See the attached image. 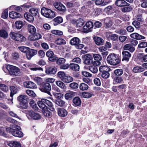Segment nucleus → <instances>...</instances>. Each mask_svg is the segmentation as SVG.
Returning <instances> with one entry per match:
<instances>
[{
	"mask_svg": "<svg viewBox=\"0 0 147 147\" xmlns=\"http://www.w3.org/2000/svg\"><path fill=\"white\" fill-rule=\"evenodd\" d=\"M93 57L95 60H101L102 59V57L98 54H93Z\"/></svg>",
	"mask_w": 147,
	"mask_h": 147,
	"instance_id": "nucleus-63",
	"label": "nucleus"
},
{
	"mask_svg": "<svg viewBox=\"0 0 147 147\" xmlns=\"http://www.w3.org/2000/svg\"><path fill=\"white\" fill-rule=\"evenodd\" d=\"M125 7H123L121 9V11L123 12H129L131 11L132 8V7L130 6V4L128 6H125Z\"/></svg>",
	"mask_w": 147,
	"mask_h": 147,
	"instance_id": "nucleus-44",
	"label": "nucleus"
},
{
	"mask_svg": "<svg viewBox=\"0 0 147 147\" xmlns=\"http://www.w3.org/2000/svg\"><path fill=\"white\" fill-rule=\"evenodd\" d=\"M56 103L58 106L61 107L64 106L65 104V101L61 100L56 101Z\"/></svg>",
	"mask_w": 147,
	"mask_h": 147,
	"instance_id": "nucleus-61",
	"label": "nucleus"
},
{
	"mask_svg": "<svg viewBox=\"0 0 147 147\" xmlns=\"http://www.w3.org/2000/svg\"><path fill=\"white\" fill-rule=\"evenodd\" d=\"M19 50L22 52L27 53V52L29 51V48L28 47L22 46L18 47Z\"/></svg>",
	"mask_w": 147,
	"mask_h": 147,
	"instance_id": "nucleus-49",
	"label": "nucleus"
},
{
	"mask_svg": "<svg viewBox=\"0 0 147 147\" xmlns=\"http://www.w3.org/2000/svg\"><path fill=\"white\" fill-rule=\"evenodd\" d=\"M38 11L37 9L32 8L29 10V12L33 16H36L38 14Z\"/></svg>",
	"mask_w": 147,
	"mask_h": 147,
	"instance_id": "nucleus-48",
	"label": "nucleus"
},
{
	"mask_svg": "<svg viewBox=\"0 0 147 147\" xmlns=\"http://www.w3.org/2000/svg\"><path fill=\"white\" fill-rule=\"evenodd\" d=\"M74 92L71 91H69L65 94V97L66 100H68L72 98L74 96Z\"/></svg>",
	"mask_w": 147,
	"mask_h": 147,
	"instance_id": "nucleus-30",
	"label": "nucleus"
},
{
	"mask_svg": "<svg viewBox=\"0 0 147 147\" xmlns=\"http://www.w3.org/2000/svg\"><path fill=\"white\" fill-rule=\"evenodd\" d=\"M28 98L24 95H22L19 96L18 97V100L20 102H27Z\"/></svg>",
	"mask_w": 147,
	"mask_h": 147,
	"instance_id": "nucleus-34",
	"label": "nucleus"
},
{
	"mask_svg": "<svg viewBox=\"0 0 147 147\" xmlns=\"http://www.w3.org/2000/svg\"><path fill=\"white\" fill-rule=\"evenodd\" d=\"M10 90L11 91L10 96L11 97H12L13 95L17 93V90L16 88L13 86H11L10 87Z\"/></svg>",
	"mask_w": 147,
	"mask_h": 147,
	"instance_id": "nucleus-46",
	"label": "nucleus"
},
{
	"mask_svg": "<svg viewBox=\"0 0 147 147\" xmlns=\"http://www.w3.org/2000/svg\"><path fill=\"white\" fill-rule=\"evenodd\" d=\"M105 26L106 28L110 27L112 24V21L111 18L109 17L107 18L104 20Z\"/></svg>",
	"mask_w": 147,
	"mask_h": 147,
	"instance_id": "nucleus-24",
	"label": "nucleus"
},
{
	"mask_svg": "<svg viewBox=\"0 0 147 147\" xmlns=\"http://www.w3.org/2000/svg\"><path fill=\"white\" fill-rule=\"evenodd\" d=\"M55 22V24H60L63 21V19L62 18L58 16L54 19Z\"/></svg>",
	"mask_w": 147,
	"mask_h": 147,
	"instance_id": "nucleus-53",
	"label": "nucleus"
},
{
	"mask_svg": "<svg viewBox=\"0 0 147 147\" xmlns=\"http://www.w3.org/2000/svg\"><path fill=\"white\" fill-rule=\"evenodd\" d=\"M93 82L94 84L98 86H99L101 85V82L99 78H97L94 79Z\"/></svg>",
	"mask_w": 147,
	"mask_h": 147,
	"instance_id": "nucleus-62",
	"label": "nucleus"
},
{
	"mask_svg": "<svg viewBox=\"0 0 147 147\" xmlns=\"http://www.w3.org/2000/svg\"><path fill=\"white\" fill-rule=\"evenodd\" d=\"M94 26L93 23L91 21L86 22L85 25L83 27V30L84 32L88 33L90 32Z\"/></svg>",
	"mask_w": 147,
	"mask_h": 147,
	"instance_id": "nucleus-9",
	"label": "nucleus"
},
{
	"mask_svg": "<svg viewBox=\"0 0 147 147\" xmlns=\"http://www.w3.org/2000/svg\"><path fill=\"white\" fill-rule=\"evenodd\" d=\"M80 42V39L77 37H73L70 41V43L71 45L74 46L78 49H81L84 46V45L81 44Z\"/></svg>",
	"mask_w": 147,
	"mask_h": 147,
	"instance_id": "nucleus-6",
	"label": "nucleus"
},
{
	"mask_svg": "<svg viewBox=\"0 0 147 147\" xmlns=\"http://www.w3.org/2000/svg\"><path fill=\"white\" fill-rule=\"evenodd\" d=\"M47 104L48 106L49 109L51 111H54L55 109L53 106L50 101L46 99H42L40 101L38 102V104L39 107L42 109V111L45 109H47V107L45 105Z\"/></svg>",
	"mask_w": 147,
	"mask_h": 147,
	"instance_id": "nucleus-2",
	"label": "nucleus"
},
{
	"mask_svg": "<svg viewBox=\"0 0 147 147\" xmlns=\"http://www.w3.org/2000/svg\"><path fill=\"white\" fill-rule=\"evenodd\" d=\"M21 128L19 126L15 124H13L9 127L6 128L7 131L11 134L13 136L19 137H22L23 136V133L20 131Z\"/></svg>",
	"mask_w": 147,
	"mask_h": 147,
	"instance_id": "nucleus-1",
	"label": "nucleus"
},
{
	"mask_svg": "<svg viewBox=\"0 0 147 147\" xmlns=\"http://www.w3.org/2000/svg\"><path fill=\"white\" fill-rule=\"evenodd\" d=\"M8 36V34L7 32L4 30H0V37L7 38Z\"/></svg>",
	"mask_w": 147,
	"mask_h": 147,
	"instance_id": "nucleus-50",
	"label": "nucleus"
},
{
	"mask_svg": "<svg viewBox=\"0 0 147 147\" xmlns=\"http://www.w3.org/2000/svg\"><path fill=\"white\" fill-rule=\"evenodd\" d=\"M56 84L61 89L65 90L66 89V87L64 83L60 81H57L55 82Z\"/></svg>",
	"mask_w": 147,
	"mask_h": 147,
	"instance_id": "nucleus-37",
	"label": "nucleus"
},
{
	"mask_svg": "<svg viewBox=\"0 0 147 147\" xmlns=\"http://www.w3.org/2000/svg\"><path fill=\"white\" fill-rule=\"evenodd\" d=\"M41 36L40 34L35 32L29 37V39L31 40H36L40 39Z\"/></svg>",
	"mask_w": 147,
	"mask_h": 147,
	"instance_id": "nucleus-20",
	"label": "nucleus"
},
{
	"mask_svg": "<svg viewBox=\"0 0 147 147\" xmlns=\"http://www.w3.org/2000/svg\"><path fill=\"white\" fill-rule=\"evenodd\" d=\"M41 13L43 16L49 18H53L56 16L54 11L45 7L41 9Z\"/></svg>",
	"mask_w": 147,
	"mask_h": 147,
	"instance_id": "nucleus-5",
	"label": "nucleus"
},
{
	"mask_svg": "<svg viewBox=\"0 0 147 147\" xmlns=\"http://www.w3.org/2000/svg\"><path fill=\"white\" fill-rule=\"evenodd\" d=\"M47 57H49V60L52 62H55L57 59V57L54 56V54L53 51H47L46 54Z\"/></svg>",
	"mask_w": 147,
	"mask_h": 147,
	"instance_id": "nucleus-10",
	"label": "nucleus"
},
{
	"mask_svg": "<svg viewBox=\"0 0 147 147\" xmlns=\"http://www.w3.org/2000/svg\"><path fill=\"white\" fill-rule=\"evenodd\" d=\"M15 26L17 29H20L22 26V22L21 21H17L15 22Z\"/></svg>",
	"mask_w": 147,
	"mask_h": 147,
	"instance_id": "nucleus-55",
	"label": "nucleus"
},
{
	"mask_svg": "<svg viewBox=\"0 0 147 147\" xmlns=\"http://www.w3.org/2000/svg\"><path fill=\"white\" fill-rule=\"evenodd\" d=\"M24 16L25 18L28 21L32 22H33L34 20V18L33 16L29 13H26L24 15Z\"/></svg>",
	"mask_w": 147,
	"mask_h": 147,
	"instance_id": "nucleus-27",
	"label": "nucleus"
},
{
	"mask_svg": "<svg viewBox=\"0 0 147 147\" xmlns=\"http://www.w3.org/2000/svg\"><path fill=\"white\" fill-rule=\"evenodd\" d=\"M123 49L125 50H128L131 52H133L135 50V48L129 44L125 45L123 47Z\"/></svg>",
	"mask_w": 147,
	"mask_h": 147,
	"instance_id": "nucleus-28",
	"label": "nucleus"
},
{
	"mask_svg": "<svg viewBox=\"0 0 147 147\" xmlns=\"http://www.w3.org/2000/svg\"><path fill=\"white\" fill-rule=\"evenodd\" d=\"M84 63L87 65H90L92 63L93 60L92 57L89 54L86 55L84 56Z\"/></svg>",
	"mask_w": 147,
	"mask_h": 147,
	"instance_id": "nucleus-13",
	"label": "nucleus"
},
{
	"mask_svg": "<svg viewBox=\"0 0 147 147\" xmlns=\"http://www.w3.org/2000/svg\"><path fill=\"white\" fill-rule=\"evenodd\" d=\"M115 4L118 7H122L128 6L129 3H127L125 0H116Z\"/></svg>",
	"mask_w": 147,
	"mask_h": 147,
	"instance_id": "nucleus-18",
	"label": "nucleus"
},
{
	"mask_svg": "<svg viewBox=\"0 0 147 147\" xmlns=\"http://www.w3.org/2000/svg\"><path fill=\"white\" fill-rule=\"evenodd\" d=\"M0 89L4 92H7L8 90V87L7 86L4 84L0 83Z\"/></svg>",
	"mask_w": 147,
	"mask_h": 147,
	"instance_id": "nucleus-54",
	"label": "nucleus"
},
{
	"mask_svg": "<svg viewBox=\"0 0 147 147\" xmlns=\"http://www.w3.org/2000/svg\"><path fill=\"white\" fill-rule=\"evenodd\" d=\"M57 70L56 68L53 66H51L46 69L45 72L49 75H54L56 73Z\"/></svg>",
	"mask_w": 147,
	"mask_h": 147,
	"instance_id": "nucleus-15",
	"label": "nucleus"
},
{
	"mask_svg": "<svg viewBox=\"0 0 147 147\" xmlns=\"http://www.w3.org/2000/svg\"><path fill=\"white\" fill-rule=\"evenodd\" d=\"M123 73V71L122 69H118L114 71V73L117 76H119L121 75Z\"/></svg>",
	"mask_w": 147,
	"mask_h": 147,
	"instance_id": "nucleus-58",
	"label": "nucleus"
},
{
	"mask_svg": "<svg viewBox=\"0 0 147 147\" xmlns=\"http://www.w3.org/2000/svg\"><path fill=\"white\" fill-rule=\"evenodd\" d=\"M93 95L91 92H83L81 94V96L84 98H88L91 97Z\"/></svg>",
	"mask_w": 147,
	"mask_h": 147,
	"instance_id": "nucleus-42",
	"label": "nucleus"
},
{
	"mask_svg": "<svg viewBox=\"0 0 147 147\" xmlns=\"http://www.w3.org/2000/svg\"><path fill=\"white\" fill-rule=\"evenodd\" d=\"M138 59L141 61L144 62L147 61V54H145L143 53H140L138 55Z\"/></svg>",
	"mask_w": 147,
	"mask_h": 147,
	"instance_id": "nucleus-31",
	"label": "nucleus"
},
{
	"mask_svg": "<svg viewBox=\"0 0 147 147\" xmlns=\"http://www.w3.org/2000/svg\"><path fill=\"white\" fill-rule=\"evenodd\" d=\"M94 40L96 44L98 45H102L104 43L103 40L98 36L94 37Z\"/></svg>",
	"mask_w": 147,
	"mask_h": 147,
	"instance_id": "nucleus-26",
	"label": "nucleus"
},
{
	"mask_svg": "<svg viewBox=\"0 0 147 147\" xmlns=\"http://www.w3.org/2000/svg\"><path fill=\"white\" fill-rule=\"evenodd\" d=\"M21 7H24V8H28L29 7V5L25 4L20 6L16 7L15 8V9L17 11H21L22 10V8Z\"/></svg>",
	"mask_w": 147,
	"mask_h": 147,
	"instance_id": "nucleus-57",
	"label": "nucleus"
},
{
	"mask_svg": "<svg viewBox=\"0 0 147 147\" xmlns=\"http://www.w3.org/2000/svg\"><path fill=\"white\" fill-rule=\"evenodd\" d=\"M9 146L11 147H20V143L17 141H12L8 144Z\"/></svg>",
	"mask_w": 147,
	"mask_h": 147,
	"instance_id": "nucleus-33",
	"label": "nucleus"
},
{
	"mask_svg": "<svg viewBox=\"0 0 147 147\" xmlns=\"http://www.w3.org/2000/svg\"><path fill=\"white\" fill-rule=\"evenodd\" d=\"M114 82L115 84H116L117 83H123V81L121 77H116L114 78Z\"/></svg>",
	"mask_w": 147,
	"mask_h": 147,
	"instance_id": "nucleus-45",
	"label": "nucleus"
},
{
	"mask_svg": "<svg viewBox=\"0 0 147 147\" xmlns=\"http://www.w3.org/2000/svg\"><path fill=\"white\" fill-rule=\"evenodd\" d=\"M69 67L71 69L74 71H78L80 69L79 65L76 64L70 63L69 65Z\"/></svg>",
	"mask_w": 147,
	"mask_h": 147,
	"instance_id": "nucleus-29",
	"label": "nucleus"
},
{
	"mask_svg": "<svg viewBox=\"0 0 147 147\" xmlns=\"http://www.w3.org/2000/svg\"><path fill=\"white\" fill-rule=\"evenodd\" d=\"M123 55L122 60H125L128 61L131 56V55L129 52L123 51L122 52Z\"/></svg>",
	"mask_w": 147,
	"mask_h": 147,
	"instance_id": "nucleus-22",
	"label": "nucleus"
},
{
	"mask_svg": "<svg viewBox=\"0 0 147 147\" xmlns=\"http://www.w3.org/2000/svg\"><path fill=\"white\" fill-rule=\"evenodd\" d=\"M58 115L60 117H64L67 114V111L63 108H59L57 109Z\"/></svg>",
	"mask_w": 147,
	"mask_h": 147,
	"instance_id": "nucleus-19",
	"label": "nucleus"
},
{
	"mask_svg": "<svg viewBox=\"0 0 147 147\" xmlns=\"http://www.w3.org/2000/svg\"><path fill=\"white\" fill-rule=\"evenodd\" d=\"M144 70V68L141 66H137L134 67L133 69V71L135 73H140Z\"/></svg>",
	"mask_w": 147,
	"mask_h": 147,
	"instance_id": "nucleus-32",
	"label": "nucleus"
},
{
	"mask_svg": "<svg viewBox=\"0 0 147 147\" xmlns=\"http://www.w3.org/2000/svg\"><path fill=\"white\" fill-rule=\"evenodd\" d=\"M73 80V78L72 77L66 76L63 81L66 83H68L72 82Z\"/></svg>",
	"mask_w": 147,
	"mask_h": 147,
	"instance_id": "nucleus-56",
	"label": "nucleus"
},
{
	"mask_svg": "<svg viewBox=\"0 0 147 147\" xmlns=\"http://www.w3.org/2000/svg\"><path fill=\"white\" fill-rule=\"evenodd\" d=\"M111 69L108 66L106 65H102L99 68V71L100 72H103L107 71H110Z\"/></svg>",
	"mask_w": 147,
	"mask_h": 147,
	"instance_id": "nucleus-35",
	"label": "nucleus"
},
{
	"mask_svg": "<svg viewBox=\"0 0 147 147\" xmlns=\"http://www.w3.org/2000/svg\"><path fill=\"white\" fill-rule=\"evenodd\" d=\"M73 103L77 106H79L81 104V101L79 98L76 97L73 100Z\"/></svg>",
	"mask_w": 147,
	"mask_h": 147,
	"instance_id": "nucleus-47",
	"label": "nucleus"
},
{
	"mask_svg": "<svg viewBox=\"0 0 147 147\" xmlns=\"http://www.w3.org/2000/svg\"><path fill=\"white\" fill-rule=\"evenodd\" d=\"M28 115L31 118L35 120H38L41 118V116L39 114L36 113L32 111L29 112Z\"/></svg>",
	"mask_w": 147,
	"mask_h": 147,
	"instance_id": "nucleus-17",
	"label": "nucleus"
},
{
	"mask_svg": "<svg viewBox=\"0 0 147 147\" xmlns=\"http://www.w3.org/2000/svg\"><path fill=\"white\" fill-rule=\"evenodd\" d=\"M42 88L40 89L42 92H46L49 95L51 96L50 92L49 91L51 89L50 84L48 83H45L42 85Z\"/></svg>",
	"mask_w": 147,
	"mask_h": 147,
	"instance_id": "nucleus-8",
	"label": "nucleus"
},
{
	"mask_svg": "<svg viewBox=\"0 0 147 147\" xmlns=\"http://www.w3.org/2000/svg\"><path fill=\"white\" fill-rule=\"evenodd\" d=\"M42 112L44 116L47 117H50L51 116L52 114L50 111L48 110L47 108V109H45L42 111Z\"/></svg>",
	"mask_w": 147,
	"mask_h": 147,
	"instance_id": "nucleus-51",
	"label": "nucleus"
},
{
	"mask_svg": "<svg viewBox=\"0 0 147 147\" xmlns=\"http://www.w3.org/2000/svg\"><path fill=\"white\" fill-rule=\"evenodd\" d=\"M89 69L91 72L94 74L97 73L98 71L97 67L94 65L89 66Z\"/></svg>",
	"mask_w": 147,
	"mask_h": 147,
	"instance_id": "nucleus-39",
	"label": "nucleus"
},
{
	"mask_svg": "<svg viewBox=\"0 0 147 147\" xmlns=\"http://www.w3.org/2000/svg\"><path fill=\"white\" fill-rule=\"evenodd\" d=\"M115 32L120 35H124L126 34L127 32L125 29L123 28H119L115 30Z\"/></svg>",
	"mask_w": 147,
	"mask_h": 147,
	"instance_id": "nucleus-43",
	"label": "nucleus"
},
{
	"mask_svg": "<svg viewBox=\"0 0 147 147\" xmlns=\"http://www.w3.org/2000/svg\"><path fill=\"white\" fill-rule=\"evenodd\" d=\"M109 71L102 72L101 74V77L104 79H107L109 78L110 76V74L108 72Z\"/></svg>",
	"mask_w": 147,
	"mask_h": 147,
	"instance_id": "nucleus-60",
	"label": "nucleus"
},
{
	"mask_svg": "<svg viewBox=\"0 0 147 147\" xmlns=\"http://www.w3.org/2000/svg\"><path fill=\"white\" fill-rule=\"evenodd\" d=\"M75 21L76 26L77 27H81L82 26L84 23V20L81 18L79 19L76 21H74V22Z\"/></svg>",
	"mask_w": 147,
	"mask_h": 147,
	"instance_id": "nucleus-38",
	"label": "nucleus"
},
{
	"mask_svg": "<svg viewBox=\"0 0 147 147\" xmlns=\"http://www.w3.org/2000/svg\"><path fill=\"white\" fill-rule=\"evenodd\" d=\"M139 48H143L147 47V42L143 41H140V43L138 45Z\"/></svg>",
	"mask_w": 147,
	"mask_h": 147,
	"instance_id": "nucleus-52",
	"label": "nucleus"
},
{
	"mask_svg": "<svg viewBox=\"0 0 147 147\" xmlns=\"http://www.w3.org/2000/svg\"><path fill=\"white\" fill-rule=\"evenodd\" d=\"M51 32L54 34L60 36L63 34L62 32L57 30H53L51 31Z\"/></svg>",
	"mask_w": 147,
	"mask_h": 147,
	"instance_id": "nucleus-59",
	"label": "nucleus"
},
{
	"mask_svg": "<svg viewBox=\"0 0 147 147\" xmlns=\"http://www.w3.org/2000/svg\"><path fill=\"white\" fill-rule=\"evenodd\" d=\"M23 68H27L30 69L31 70L33 71H43V69L41 67H34L32 68L31 67V64L30 63H27L23 64Z\"/></svg>",
	"mask_w": 147,
	"mask_h": 147,
	"instance_id": "nucleus-16",
	"label": "nucleus"
},
{
	"mask_svg": "<svg viewBox=\"0 0 147 147\" xmlns=\"http://www.w3.org/2000/svg\"><path fill=\"white\" fill-rule=\"evenodd\" d=\"M55 43L57 45L62 46L65 45L66 44V42L63 38H57L55 39Z\"/></svg>",
	"mask_w": 147,
	"mask_h": 147,
	"instance_id": "nucleus-25",
	"label": "nucleus"
},
{
	"mask_svg": "<svg viewBox=\"0 0 147 147\" xmlns=\"http://www.w3.org/2000/svg\"><path fill=\"white\" fill-rule=\"evenodd\" d=\"M79 86L78 83L76 82H72L69 84V87L73 89H77Z\"/></svg>",
	"mask_w": 147,
	"mask_h": 147,
	"instance_id": "nucleus-64",
	"label": "nucleus"
},
{
	"mask_svg": "<svg viewBox=\"0 0 147 147\" xmlns=\"http://www.w3.org/2000/svg\"><path fill=\"white\" fill-rule=\"evenodd\" d=\"M80 90L82 91L87 90L88 88V86L85 83H82L79 86Z\"/></svg>",
	"mask_w": 147,
	"mask_h": 147,
	"instance_id": "nucleus-40",
	"label": "nucleus"
},
{
	"mask_svg": "<svg viewBox=\"0 0 147 147\" xmlns=\"http://www.w3.org/2000/svg\"><path fill=\"white\" fill-rule=\"evenodd\" d=\"M130 36L134 39L136 40H141L145 38V37L142 35H140L137 33H134L130 35Z\"/></svg>",
	"mask_w": 147,
	"mask_h": 147,
	"instance_id": "nucleus-21",
	"label": "nucleus"
},
{
	"mask_svg": "<svg viewBox=\"0 0 147 147\" xmlns=\"http://www.w3.org/2000/svg\"><path fill=\"white\" fill-rule=\"evenodd\" d=\"M28 32L32 34L36 32V29L33 26L29 24L28 26Z\"/></svg>",
	"mask_w": 147,
	"mask_h": 147,
	"instance_id": "nucleus-36",
	"label": "nucleus"
},
{
	"mask_svg": "<svg viewBox=\"0 0 147 147\" xmlns=\"http://www.w3.org/2000/svg\"><path fill=\"white\" fill-rule=\"evenodd\" d=\"M57 76L58 77L63 81L66 75L64 72L60 71L58 72Z\"/></svg>",
	"mask_w": 147,
	"mask_h": 147,
	"instance_id": "nucleus-41",
	"label": "nucleus"
},
{
	"mask_svg": "<svg viewBox=\"0 0 147 147\" xmlns=\"http://www.w3.org/2000/svg\"><path fill=\"white\" fill-rule=\"evenodd\" d=\"M10 36L12 39L18 41L23 42L26 40V38L23 36L13 32H11Z\"/></svg>",
	"mask_w": 147,
	"mask_h": 147,
	"instance_id": "nucleus-7",
	"label": "nucleus"
},
{
	"mask_svg": "<svg viewBox=\"0 0 147 147\" xmlns=\"http://www.w3.org/2000/svg\"><path fill=\"white\" fill-rule=\"evenodd\" d=\"M37 53V51L36 50L30 49L26 54V57L28 59L30 60Z\"/></svg>",
	"mask_w": 147,
	"mask_h": 147,
	"instance_id": "nucleus-11",
	"label": "nucleus"
},
{
	"mask_svg": "<svg viewBox=\"0 0 147 147\" xmlns=\"http://www.w3.org/2000/svg\"><path fill=\"white\" fill-rule=\"evenodd\" d=\"M24 85L25 87L27 88L35 89L36 88V84L31 81H26L24 83Z\"/></svg>",
	"mask_w": 147,
	"mask_h": 147,
	"instance_id": "nucleus-14",
	"label": "nucleus"
},
{
	"mask_svg": "<svg viewBox=\"0 0 147 147\" xmlns=\"http://www.w3.org/2000/svg\"><path fill=\"white\" fill-rule=\"evenodd\" d=\"M9 16L11 18L13 19L20 18L21 15L17 12L12 11L9 13Z\"/></svg>",
	"mask_w": 147,
	"mask_h": 147,
	"instance_id": "nucleus-23",
	"label": "nucleus"
},
{
	"mask_svg": "<svg viewBox=\"0 0 147 147\" xmlns=\"http://www.w3.org/2000/svg\"><path fill=\"white\" fill-rule=\"evenodd\" d=\"M107 63L111 65H115L119 64L121 60L118 55L114 53H111L109 55L107 58Z\"/></svg>",
	"mask_w": 147,
	"mask_h": 147,
	"instance_id": "nucleus-3",
	"label": "nucleus"
},
{
	"mask_svg": "<svg viewBox=\"0 0 147 147\" xmlns=\"http://www.w3.org/2000/svg\"><path fill=\"white\" fill-rule=\"evenodd\" d=\"M105 11L108 14L111 15L116 11L115 8L113 5H109L105 8Z\"/></svg>",
	"mask_w": 147,
	"mask_h": 147,
	"instance_id": "nucleus-12",
	"label": "nucleus"
},
{
	"mask_svg": "<svg viewBox=\"0 0 147 147\" xmlns=\"http://www.w3.org/2000/svg\"><path fill=\"white\" fill-rule=\"evenodd\" d=\"M6 68L8 70L9 74L13 76H18L20 73V70L18 67L12 65H7Z\"/></svg>",
	"mask_w": 147,
	"mask_h": 147,
	"instance_id": "nucleus-4",
	"label": "nucleus"
}]
</instances>
